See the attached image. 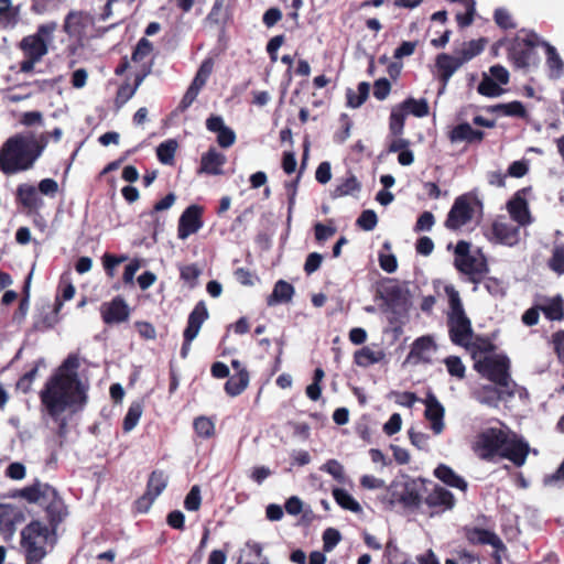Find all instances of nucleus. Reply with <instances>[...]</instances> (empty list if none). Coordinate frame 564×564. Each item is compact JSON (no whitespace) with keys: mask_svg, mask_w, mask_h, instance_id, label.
Masks as SVG:
<instances>
[{"mask_svg":"<svg viewBox=\"0 0 564 564\" xmlns=\"http://www.w3.org/2000/svg\"><path fill=\"white\" fill-rule=\"evenodd\" d=\"M487 292L492 296H505L506 289L503 281L495 276H486L481 281Z\"/></svg>","mask_w":564,"mask_h":564,"instance_id":"obj_50","label":"nucleus"},{"mask_svg":"<svg viewBox=\"0 0 564 564\" xmlns=\"http://www.w3.org/2000/svg\"><path fill=\"white\" fill-rule=\"evenodd\" d=\"M78 357L68 356L41 392V401L46 413L59 422V436L66 434L67 426L62 414L66 411L75 413L87 402V386L78 378Z\"/></svg>","mask_w":564,"mask_h":564,"instance_id":"obj_1","label":"nucleus"},{"mask_svg":"<svg viewBox=\"0 0 564 564\" xmlns=\"http://www.w3.org/2000/svg\"><path fill=\"white\" fill-rule=\"evenodd\" d=\"M435 349L436 346L431 336H421L412 343L405 362L410 365L430 364L431 352Z\"/></svg>","mask_w":564,"mask_h":564,"instance_id":"obj_13","label":"nucleus"},{"mask_svg":"<svg viewBox=\"0 0 564 564\" xmlns=\"http://www.w3.org/2000/svg\"><path fill=\"white\" fill-rule=\"evenodd\" d=\"M250 373L249 371H240L227 378L224 384V390L228 397L235 398L240 395L249 386Z\"/></svg>","mask_w":564,"mask_h":564,"instance_id":"obj_27","label":"nucleus"},{"mask_svg":"<svg viewBox=\"0 0 564 564\" xmlns=\"http://www.w3.org/2000/svg\"><path fill=\"white\" fill-rule=\"evenodd\" d=\"M370 85L367 82L358 84L357 93L348 88L346 91L347 106L351 108H359L368 98Z\"/></svg>","mask_w":564,"mask_h":564,"instance_id":"obj_36","label":"nucleus"},{"mask_svg":"<svg viewBox=\"0 0 564 564\" xmlns=\"http://www.w3.org/2000/svg\"><path fill=\"white\" fill-rule=\"evenodd\" d=\"M152 43L148 39L142 37L137 44V47L132 54V59L134 62H140L147 57L152 52Z\"/></svg>","mask_w":564,"mask_h":564,"instance_id":"obj_59","label":"nucleus"},{"mask_svg":"<svg viewBox=\"0 0 564 564\" xmlns=\"http://www.w3.org/2000/svg\"><path fill=\"white\" fill-rule=\"evenodd\" d=\"M332 494H333V497H334L336 503L340 508H343L345 510H349L355 513H358L362 510L359 502L350 494H348L345 489L334 488Z\"/></svg>","mask_w":564,"mask_h":564,"instance_id":"obj_34","label":"nucleus"},{"mask_svg":"<svg viewBox=\"0 0 564 564\" xmlns=\"http://www.w3.org/2000/svg\"><path fill=\"white\" fill-rule=\"evenodd\" d=\"M474 368L482 378L505 388L508 398L514 397L517 382L511 378V361L507 355L486 356L477 360Z\"/></svg>","mask_w":564,"mask_h":564,"instance_id":"obj_4","label":"nucleus"},{"mask_svg":"<svg viewBox=\"0 0 564 564\" xmlns=\"http://www.w3.org/2000/svg\"><path fill=\"white\" fill-rule=\"evenodd\" d=\"M477 91L486 97H497L500 96L503 90L491 77L485 75L477 87Z\"/></svg>","mask_w":564,"mask_h":564,"instance_id":"obj_48","label":"nucleus"},{"mask_svg":"<svg viewBox=\"0 0 564 564\" xmlns=\"http://www.w3.org/2000/svg\"><path fill=\"white\" fill-rule=\"evenodd\" d=\"M20 9L11 0H0V28L13 29L19 22Z\"/></svg>","mask_w":564,"mask_h":564,"instance_id":"obj_28","label":"nucleus"},{"mask_svg":"<svg viewBox=\"0 0 564 564\" xmlns=\"http://www.w3.org/2000/svg\"><path fill=\"white\" fill-rule=\"evenodd\" d=\"M406 112L399 105L393 108L389 118V129L392 135L400 137L403 133Z\"/></svg>","mask_w":564,"mask_h":564,"instance_id":"obj_42","label":"nucleus"},{"mask_svg":"<svg viewBox=\"0 0 564 564\" xmlns=\"http://www.w3.org/2000/svg\"><path fill=\"white\" fill-rule=\"evenodd\" d=\"M391 90V84L387 78H379L373 84V96L378 100H383L388 97Z\"/></svg>","mask_w":564,"mask_h":564,"instance_id":"obj_61","label":"nucleus"},{"mask_svg":"<svg viewBox=\"0 0 564 564\" xmlns=\"http://www.w3.org/2000/svg\"><path fill=\"white\" fill-rule=\"evenodd\" d=\"M424 503L432 510L431 514H438L452 510L456 499L448 489L435 485L424 498Z\"/></svg>","mask_w":564,"mask_h":564,"instance_id":"obj_12","label":"nucleus"},{"mask_svg":"<svg viewBox=\"0 0 564 564\" xmlns=\"http://www.w3.org/2000/svg\"><path fill=\"white\" fill-rule=\"evenodd\" d=\"M36 485L39 489V503L46 507L47 512L52 514L53 520L55 518L61 520L63 505L57 497L56 490L47 484L36 482Z\"/></svg>","mask_w":564,"mask_h":564,"instance_id":"obj_17","label":"nucleus"},{"mask_svg":"<svg viewBox=\"0 0 564 564\" xmlns=\"http://www.w3.org/2000/svg\"><path fill=\"white\" fill-rule=\"evenodd\" d=\"M361 185L355 175H350L338 184L330 193L332 198H339L346 195H350L355 192H359Z\"/></svg>","mask_w":564,"mask_h":564,"instance_id":"obj_38","label":"nucleus"},{"mask_svg":"<svg viewBox=\"0 0 564 564\" xmlns=\"http://www.w3.org/2000/svg\"><path fill=\"white\" fill-rule=\"evenodd\" d=\"M492 111H497L508 117L524 118L527 116L525 107L521 101L514 100L508 104H498L491 108Z\"/></svg>","mask_w":564,"mask_h":564,"instance_id":"obj_41","label":"nucleus"},{"mask_svg":"<svg viewBox=\"0 0 564 564\" xmlns=\"http://www.w3.org/2000/svg\"><path fill=\"white\" fill-rule=\"evenodd\" d=\"M445 366L451 376L463 379L465 377L466 368L462 359L457 356H449L445 360Z\"/></svg>","mask_w":564,"mask_h":564,"instance_id":"obj_53","label":"nucleus"},{"mask_svg":"<svg viewBox=\"0 0 564 564\" xmlns=\"http://www.w3.org/2000/svg\"><path fill=\"white\" fill-rule=\"evenodd\" d=\"M494 20L496 24L502 30H512L517 28L511 14L505 8H498L494 12Z\"/></svg>","mask_w":564,"mask_h":564,"instance_id":"obj_51","label":"nucleus"},{"mask_svg":"<svg viewBox=\"0 0 564 564\" xmlns=\"http://www.w3.org/2000/svg\"><path fill=\"white\" fill-rule=\"evenodd\" d=\"M492 235L498 242L514 246L519 241V227L511 224L495 221L491 227Z\"/></svg>","mask_w":564,"mask_h":564,"instance_id":"obj_21","label":"nucleus"},{"mask_svg":"<svg viewBox=\"0 0 564 564\" xmlns=\"http://www.w3.org/2000/svg\"><path fill=\"white\" fill-rule=\"evenodd\" d=\"M341 535L337 529L327 528L323 532V549L325 552H330L340 541Z\"/></svg>","mask_w":564,"mask_h":564,"instance_id":"obj_56","label":"nucleus"},{"mask_svg":"<svg viewBox=\"0 0 564 564\" xmlns=\"http://www.w3.org/2000/svg\"><path fill=\"white\" fill-rule=\"evenodd\" d=\"M210 73H212V64L209 63V61H205L202 64L200 68L198 69L189 88L194 89L197 94H199L200 89L206 85Z\"/></svg>","mask_w":564,"mask_h":564,"instance_id":"obj_49","label":"nucleus"},{"mask_svg":"<svg viewBox=\"0 0 564 564\" xmlns=\"http://www.w3.org/2000/svg\"><path fill=\"white\" fill-rule=\"evenodd\" d=\"M400 106L406 113H411L417 118L427 116L430 111L429 104L424 98L415 99L410 97L401 102Z\"/></svg>","mask_w":564,"mask_h":564,"instance_id":"obj_35","label":"nucleus"},{"mask_svg":"<svg viewBox=\"0 0 564 564\" xmlns=\"http://www.w3.org/2000/svg\"><path fill=\"white\" fill-rule=\"evenodd\" d=\"M475 399L490 408H497L503 399L508 398L505 388L492 384H484L474 392Z\"/></svg>","mask_w":564,"mask_h":564,"instance_id":"obj_19","label":"nucleus"},{"mask_svg":"<svg viewBox=\"0 0 564 564\" xmlns=\"http://www.w3.org/2000/svg\"><path fill=\"white\" fill-rule=\"evenodd\" d=\"M481 210L482 203L476 193L469 192L457 196L447 214L444 226L452 231H457L469 224L475 209Z\"/></svg>","mask_w":564,"mask_h":564,"instance_id":"obj_6","label":"nucleus"},{"mask_svg":"<svg viewBox=\"0 0 564 564\" xmlns=\"http://www.w3.org/2000/svg\"><path fill=\"white\" fill-rule=\"evenodd\" d=\"M18 197L23 206L30 209H36L42 206V199L39 197L36 188L30 184H21L18 187Z\"/></svg>","mask_w":564,"mask_h":564,"instance_id":"obj_33","label":"nucleus"},{"mask_svg":"<svg viewBox=\"0 0 564 564\" xmlns=\"http://www.w3.org/2000/svg\"><path fill=\"white\" fill-rule=\"evenodd\" d=\"M202 208L192 205L185 209L178 220V238L186 239L202 227Z\"/></svg>","mask_w":564,"mask_h":564,"instance_id":"obj_14","label":"nucleus"},{"mask_svg":"<svg viewBox=\"0 0 564 564\" xmlns=\"http://www.w3.org/2000/svg\"><path fill=\"white\" fill-rule=\"evenodd\" d=\"M508 212L510 217L519 225H528L530 223V212L525 198L517 193L508 203Z\"/></svg>","mask_w":564,"mask_h":564,"instance_id":"obj_25","label":"nucleus"},{"mask_svg":"<svg viewBox=\"0 0 564 564\" xmlns=\"http://www.w3.org/2000/svg\"><path fill=\"white\" fill-rule=\"evenodd\" d=\"M384 357L386 355L382 350H372L370 347L365 346L355 352L354 362L359 367L367 368L381 362Z\"/></svg>","mask_w":564,"mask_h":564,"instance_id":"obj_29","label":"nucleus"},{"mask_svg":"<svg viewBox=\"0 0 564 564\" xmlns=\"http://www.w3.org/2000/svg\"><path fill=\"white\" fill-rule=\"evenodd\" d=\"M321 470L328 473L338 482L345 481L344 466L337 459H328L322 467Z\"/></svg>","mask_w":564,"mask_h":564,"instance_id":"obj_54","label":"nucleus"},{"mask_svg":"<svg viewBox=\"0 0 564 564\" xmlns=\"http://www.w3.org/2000/svg\"><path fill=\"white\" fill-rule=\"evenodd\" d=\"M547 267L557 275L564 274V246H555L547 260Z\"/></svg>","mask_w":564,"mask_h":564,"instance_id":"obj_46","label":"nucleus"},{"mask_svg":"<svg viewBox=\"0 0 564 564\" xmlns=\"http://www.w3.org/2000/svg\"><path fill=\"white\" fill-rule=\"evenodd\" d=\"M473 451L481 460L495 463L497 459H508L521 467L525 464L530 446L516 433L488 427L476 436Z\"/></svg>","mask_w":564,"mask_h":564,"instance_id":"obj_2","label":"nucleus"},{"mask_svg":"<svg viewBox=\"0 0 564 564\" xmlns=\"http://www.w3.org/2000/svg\"><path fill=\"white\" fill-rule=\"evenodd\" d=\"M470 345L476 351L484 354L494 352L496 350V345L489 338L482 336H476Z\"/></svg>","mask_w":564,"mask_h":564,"instance_id":"obj_63","label":"nucleus"},{"mask_svg":"<svg viewBox=\"0 0 564 564\" xmlns=\"http://www.w3.org/2000/svg\"><path fill=\"white\" fill-rule=\"evenodd\" d=\"M543 45L545 46L546 52V64L551 72H554L556 75H558L564 67V63L562 58L560 57L556 48L552 46L551 44L544 42Z\"/></svg>","mask_w":564,"mask_h":564,"instance_id":"obj_47","label":"nucleus"},{"mask_svg":"<svg viewBox=\"0 0 564 564\" xmlns=\"http://www.w3.org/2000/svg\"><path fill=\"white\" fill-rule=\"evenodd\" d=\"M208 318V311L203 302H199L188 316L187 326L184 330V344L181 349L182 358H186L189 352V344L196 338L203 323Z\"/></svg>","mask_w":564,"mask_h":564,"instance_id":"obj_11","label":"nucleus"},{"mask_svg":"<svg viewBox=\"0 0 564 564\" xmlns=\"http://www.w3.org/2000/svg\"><path fill=\"white\" fill-rule=\"evenodd\" d=\"M400 502L406 507L412 509H417L424 499L421 495V489L417 486L415 480L405 484L404 489L400 497Z\"/></svg>","mask_w":564,"mask_h":564,"instance_id":"obj_30","label":"nucleus"},{"mask_svg":"<svg viewBox=\"0 0 564 564\" xmlns=\"http://www.w3.org/2000/svg\"><path fill=\"white\" fill-rule=\"evenodd\" d=\"M487 44V40L485 37H480L478 40H471L468 42H464L463 47L455 53L459 57L463 64L473 59L475 56L479 55Z\"/></svg>","mask_w":564,"mask_h":564,"instance_id":"obj_31","label":"nucleus"},{"mask_svg":"<svg viewBox=\"0 0 564 564\" xmlns=\"http://www.w3.org/2000/svg\"><path fill=\"white\" fill-rule=\"evenodd\" d=\"M295 293L294 286L285 280H279L273 286L272 293L267 299L269 306H274L282 303H289L292 301Z\"/></svg>","mask_w":564,"mask_h":564,"instance_id":"obj_24","label":"nucleus"},{"mask_svg":"<svg viewBox=\"0 0 564 564\" xmlns=\"http://www.w3.org/2000/svg\"><path fill=\"white\" fill-rule=\"evenodd\" d=\"M538 45L539 39L534 32L525 37L516 36L508 47V59L514 68L528 69L538 63L539 57L535 51Z\"/></svg>","mask_w":564,"mask_h":564,"instance_id":"obj_8","label":"nucleus"},{"mask_svg":"<svg viewBox=\"0 0 564 564\" xmlns=\"http://www.w3.org/2000/svg\"><path fill=\"white\" fill-rule=\"evenodd\" d=\"M315 239L324 242L336 234V227L316 223L314 225Z\"/></svg>","mask_w":564,"mask_h":564,"instance_id":"obj_60","label":"nucleus"},{"mask_svg":"<svg viewBox=\"0 0 564 564\" xmlns=\"http://www.w3.org/2000/svg\"><path fill=\"white\" fill-rule=\"evenodd\" d=\"M86 17L83 13L70 12L65 20L64 31L70 36L82 35Z\"/></svg>","mask_w":564,"mask_h":564,"instance_id":"obj_37","label":"nucleus"},{"mask_svg":"<svg viewBox=\"0 0 564 564\" xmlns=\"http://www.w3.org/2000/svg\"><path fill=\"white\" fill-rule=\"evenodd\" d=\"M214 134L216 142L221 149H228L236 143V132L228 126H226L224 119L220 116H214Z\"/></svg>","mask_w":564,"mask_h":564,"instance_id":"obj_23","label":"nucleus"},{"mask_svg":"<svg viewBox=\"0 0 564 564\" xmlns=\"http://www.w3.org/2000/svg\"><path fill=\"white\" fill-rule=\"evenodd\" d=\"M445 291L451 308L447 316L449 338L455 345L468 347L474 335L471 322L464 311L459 293L453 286H446Z\"/></svg>","mask_w":564,"mask_h":564,"instance_id":"obj_5","label":"nucleus"},{"mask_svg":"<svg viewBox=\"0 0 564 564\" xmlns=\"http://www.w3.org/2000/svg\"><path fill=\"white\" fill-rule=\"evenodd\" d=\"M402 417L399 413H393L383 425V432L392 436L401 430Z\"/></svg>","mask_w":564,"mask_h":564,"instance_id":"obj_64","label":"nucleus"},{"mask_svg":"<svg viewBox=\"0 0 564 564\" xmlns=\"http://www.w3.org/2000/svg\"><path fill=\"white\" fill-rule=\"evenodd\" d=\"M167 476L163 471H153L148 482V496L156 498L166 488Z\"/></svg>","mask_w":564,"mask_h":564,"instance_id":"obj_40","label":"nucleus"},{"mask_svg":"<svg viewBox=\"0 0 564 564\" xmlns=\"http://www.w3.org/2000/svg\"><path fill=\"white\" fill-rule=\"evenodd\" d=\"M339 121L341 123L340 130L335 132L334 142L338 144H343L350 135V130L352 128V121L347 113H341Z\"/></svg>","mask_w":564,"mask_h":564,"instance_id":"obj_52","label":"nucleus"},{"mask_svg":"<svg viewBox=\"0 0 564 564\" xmlns=\"http://www.w3.org/2000/svg\"><path fill=\"white\" fill-rule=\"evenodd\" d=\"M434 476L446 486L459 489L464 492L468 488L467 481L462 476L457 475L452 467L445 464H440L434 469Z\"/></svg>","mask_w":564,"mask_h":564,"instance_id":"obj_22","label":"nucleus"},{"mask_svg":"<svg viewBox=\"0 0 564 564\" xmlns=\"http://www.w3.org/2000/svg\"><path fill=\"white\" fill-rule=\"evenodd\" d=\"M142 412H143V406H142L141 402L137 401L130 405V408L124 416V420H123L124 432H130L137 426L141 415H142Z\"/></svg>","mask_w":564,"mask_h":564,"instance_id":"obj_43","label":"nucleus"},{"mask_svg":"<svg viewBox=\"0 0 564 564\" xmlns=\"http://www.w3.org/2000/svg\"><path fill=\"white\" fill-rule=\"evenodd\" d=\"M184 506L188 511H196L200 506V491L198 486H194L187 494Z\"/></svg>","mask_w":564,"mask_h":564,"instance_id":"obj_62","label":"nucleus"},{"mask_svg":"<svg viewBox=\"0 0 564 564\" xmlns=\"http://www.w3.org/2000/svg\"><path fill=\"white\" fill-rule=\"evenodd\" d=\"M176 149L177 142L175 140L171 139L165 142H162L156 149L159 160L163 164H172L174 161Z\"/></svg>","mask_w":564,"mask_h":564,"instance_id":"obj_45","label":"nucleus"},{"mask_svg":"<svg viewBox=\"0 0 564 564\" xmlns=\"http://www.w3.org/2000/svg\"><path fill=\"white\" fill-rule=\"evenodd\" d=\"M323 259H324L323 254H321L318 252H311L306 257V260H305V263H304V267H303L304 272L306 273V275H311L314 272H316L321 268Z\"/></svg>","mask_w":564,"mask_h":564,"instance_id":"obj_57","label":"nucleus"},{"mask_svg":"<svg viewBox=\"0 0 564 564\" xmlns=\"http://www.w3.org/2000/svg\"><path fill=\"white\" fill-rule=\"evenodd\" d=\"M455 268L463 274L467 275L468 281L477 285L481 283L485 275L489 272L487 259L481 256L476 258L470 254L467 258H455Z\"/></svg>","mask_w":564,"mask_h":564,"instance_id":"obj_10","label":"nucleus"},{"mask_svg":"<svg viewBox=\"0 0 564 564\" xmlns=\"http://www.w3.org/2000/svg\"><path fill=\"white\" fill-rule=\"evenodd\" d=\"M465 536L470 544L491 545L497 551L506 550L501 539L492 531L482 528H466Z\"/></svg>","mask_w":564,"mask_h":564,"instance_id":"obj_16","label":"nucleus"},{"mask_svg":"<svg viewBox=\"0 0 564 564\" xmlns=\"http://www.w3.org/2000/svg\"><path fill=\"white\" fill-rule=\"evenodd\" d=\"M56 29V22L41 24L35 34L23 37L19 43V47L24 56L42 59L48 52V44L52 43Z\"/></svg>","mask_w":564,"mask_h":564,"instance_id":"obj_9","label":"nucleus"},{"mask_svg":"<svg viewBox=\"0 0 564 564\" xmlns=\"http://www.w3.org/2000/svg\"><path fill=\"white\" fill-rule=\"evenodd\" d=\"M129 316V310L126 302L121 299H115L107 307L102 310L105 323H121Z\"/></svg>","mask_w":564,"mask_h":564,"instance_id":"obj_26","label":"nucleus"},{"mask_svg":"<svg viewBox=\"0 0 564 564\" xmlns=\"http://www.w3.org/2000/svg\"><path fill=\"white\" fill-rule=\"evenodd\" d=\"M434 223H435L434 215L431 212H423L419 216V218L415 223L414 231L415 232L430 231L432 229V227L434 226Z\"/></svg>","mask_w":564,"mask_h":564,"instance_id":"obj_58","label":"nucleus"},{"mask_svg":"<svg viewBox=\"0 0 564 564\" xmlns=\"http://www.w3.org/2000/svg\"><path fill=\"white\" fill-rule=\"evenodd\" d=\"M425 417L431 422V429L433 430L434 434H441L444 430V408L438 402L436 397L432 393H430L425 401Z\"/></svg>","mask_w":564,"mask_h":564,"instance_id":"obj_18","label":"nucleus"},{"mask_svg":"<svg viewBox=\"0 0 564 564\" xmlns=\"http://www.w3.org/2000/svg\"><path fill=\"white\" fill-rule=\"evenodd\" d=\"M484 137V131L474 129L468 122L455 126L448 134V138L453 143L459 141H466L468 143L480 142Z\"/></svg>","mask_w":564,"mask_h":564,"instance_id":"obj_20","label":"nucleus"},{"mask_svg":"<svg viewBox=\"0 0 564 564\" xmlns=\"http://www.w3.org/2000/svg\"><path fill=\"white\" fill-rule=\"evenodd\" d=\"M540 310L550 321H562L564 318V301L561 295L549 299L545 304L540 305Z\"/></svg>","mask_w":564,"mask_h":564,"instance_id":"obj_32","label":"nucleus"},{"mask_svg":"<svg viewBox=\"0 0 564 564\" xmlns=\"http://www.w3.org/2000/svg\"><path fill=\"white\" fill-rule=\"evenodd\" d=\"M462 3L466 11L464 13L456 14V21L459 28L464 29L473 24L474 17L476 13V2L475 0H463Z\"/></svg>","mask_w":564,"mask_h":564,"instance_id":"obj_44","label":"nucleus"},{"mask_svg":"<svg viewBox=\"0 0 564 564\" xmlns=\"http://www.w3.org/2000/svg\"><path fill=\"white\" fill-rule=\"evenodd\" d=\"M357 226L366 231L375 229L378 224L377 214L372 209L364 210L356 221Z\"/></svg>","mask_w":564,"mask_h":564,"instance_id":"obj_55","label":"nucleus"},{"mask_svg":"<svg viewBox=\"0 0 564 564\" xmlns=\"http://www.w3.org/2000/svg\"><path fill=\"white\" fill-rule=\"evenodd\" d=\"M47 141V134H41L40 138L32 133L15 134L9 138L0 149V170L4 174H14L31 169Z\"/></svg>","mask_w":564,"mask_h":564,"instance_id":"obj_3","label":"nucleus"},{"mask_svg":"<svg viewBox=\"0 0 564 564\" xmlns=\"http://www.w3.org/2000/svg\"><path fill=\"white\" fill-rule=\"evenodd\" d=\"M47 540L48 529L39 521H33L23 529L22 546L26 553L28 564H36L45 557Z\"/></svg>","mask_w":564,"mask_h":564,"instance_id":"obj_7","label":"nucleus"},{"mask_svg":"<svg viewBox=\"0 0 564 564\" xmlns=\"http://www.w3.org/2000/svg\"><path fill=\"white\" fill-rule=\"evenodd\" d=\"M463 65L462 61L455 53V55H449L446 53L438 54L435 59V66L438 70V79L442 83V88L438 94H442L446 88L448 80L453 76V74Z\"/></svg>","mask_w":564,"mask_h":564,"instance_id":"obj_15","label":"nucleus"},{"mask_svg":"<svg viewBox=\"0 0 564 564\" xmlns=\"http://www.w3.org/2000/svg\"><path fill=\"white\" fill-rule=\"evenodd\" d=\"M384 302L391 308L395 310L405 302L404 291L399 284H393L384 289Z\"/></svg>","mask_w":564,"mask_h":564,"instance_id":"obj_39","label":"nucleus"}]
</instances>
